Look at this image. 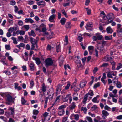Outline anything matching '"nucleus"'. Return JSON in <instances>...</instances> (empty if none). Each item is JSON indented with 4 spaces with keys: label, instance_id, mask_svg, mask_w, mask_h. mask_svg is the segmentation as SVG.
Returning <instances> with one entry per match:
<instances>
[{
    "label": "nucleus",
    "instance_id": "obj_37",
    "mask_svg": "<svg viewBox=\"0 0 122 122\" xmlns=\"http://www.w3.org/2000/svg\"><path fill=\"white\" fill-rule=\"evenodd\" d=\"M11 39L13 41V43L15 44H16L18 43L16 40V38L14 37H12L11 38Z\"/></svg>",
    "mask_w": 122,
    "mask_h": 122
},
{
    "label": "nucleus",
    "instance_id": "obj_9",
    "mask_svg": "<svg viewBox=\"0 0 122 122\" xmlns=\"http://www.w3.org/2000/svg\"><path fill=\"white\" fill-rule=\"evenodd\" d=\"M102 117H103V119H105L106 118L105 117L109 115V113L107 112L105 110H103L102 112Z\"/></svg>",
    "mask_w": 122,
    "mask_h": 122
},
{
    "label": "nucleus",
    "instance_id": "obj_18",
    "mask_svg": "<svg viewBox=\"0 0 122 122\" xmlns=\"http://www.w3.org/2000/svg\"><path fill=\"white\" fill-rule=\"evenodd\" d=\"M29 67H30V70L31 71H33L34 70V65L33 62H32L29 65Z\"/></svg>",
    "mask_w": 122,
    "mask_h": 122
},
{
    "label": "nucleus",
    "instance_id": "obj_35",
    "mask_svg": "<svg viewBox=\"0 0 122 122\" xmlns=\"http://www.w3.org/2000/svg\"><path fill=\"white\" fill-rule=\"evenodd\" d=\"M99 95H97L96 97L94 98L92 100L93 102L94 103L96 102L97 100V97H99Z\"/></svg>",
    "mask_w": 122,
    "mask_h": 122
},
{
    "label": "nucleus",
    "instance_id": "obj_51",
    "mask_svg": "<svg viewBox=\"0 0 122 122\" xmlns=\"http://www.w3.org/2000/svg\"><path fill=\"white\" fill-rule=\"evenodd\" d=\"M9 32H12L14 31V27H11L9 28L8 30Z\"/></svg>",
    "mask_w": 122,
    "mask_h": 122
},
{
    "label": "nucleus",
    "instance_id": "obj_33",
    "mask_svg": "<svg viewBox=\"0 0 122 122\" xmlns=\"http://www.w3.org/2000/svg\"><path fill=\"white\" fill-rule=\"evenodd\" d=\"M86 10L87 11V13L88 15H89L91 14V10L88 8H85Z\"/></svg>",
    "mask_w": 122,
    "mask_h": 122
},
{
    "label": "nucleus",
    "instance_id": "obj_11",
    "mask_svg": "<svg viewBox=\"0 0 122 122\" xmlns=\"http://www.w3.org/2000/svg\"><path fill=\"white\" fill-rule=\"evenodd\" d=\"M107 16L108 20L112 19L113 20L114 18V14L112 13L108 14L107 15Z\"/></svg>",
    "mask_w": 122,
    "mask_h": 122
},
{
    "label": "nucleus",
    "instance_id": "obj_43",
    "mask_svg": "<svg viewBox=\"0 0 122 122\" xmlns=\"http://www.w3.org/2000/svg\"><path fill=\"white\" fill-rule=\"evenodd\" d=\"M70 85V83L69 82H68V84H67V86L65 87V89L66 90L68 89L69 88V86Z\"/></svg>",
    "mask_w": 122,
    "mask_h": 122
},
{
    "label": "nucleus",
    "instance_id": "obj_30",
    "mask_svg": "<svg viewBox=\"0 0 122 122\" xmlns=\"http://www.w3.org/2000/svg\"><path fill=\"white\" fill-rule=\"evenodd\" d=\"M66 107V106L65 105H62L59 106L58 108V110H64V108Z\"/></svg>",
    "mask_w": 122,
    "mask_h": 122
},
{
    "label": "nucleus",
    "instance_id": "obj_58",
    "mask_svg": "<svg viewBox=\"0 0 122 122\" xmlns=\"http://www.w3.org/2000/svg\"><path fill=\"white\" fill-rule=\"evenodd\" d=\"M24 27L27 30H28L29 28V25H25L24 26Z\"/></svg>",
    "mask_w": 122,
    "mask_h": 122
},
{
    "label": "nucleus",
    "instance_id": "obj_31",
    "mask_svg": "<svg viewBox=\"0 0 122 122\" xmlns=\"http://www.w3.org/2000/svg\"><path fill=\"white\" fill-rule=\"evenodd\" d=\"M30 88H32L34 85V82L33 80H31L30 82Z\"/></svg>",
    "mask_w": 122,
    "mask_h": 122
},
{
    "label": "nucleus",
    "instance_id": "obj_32",
    "mask_svg": "<svg viewBox=\"0 0 122 122\" xmlns=\"http://www.w3.org/2000/svg\"><path fill=\"white\" fill-rule=\"evenodd\" d=\"M42 91L44 92H45L46 90V88L45 87L44 84H43L42 86Z\"/></svg>",
    "mask_w": 122,
    "mask_h": 122
},
{
    "label": "nucleus",
    "instance_id": "obj_64",
    "mask_svg": "<svg viewBox=\"0 0 122 122\" xmlns=\"http://www.w3.org/2000/svg\"><path fill=\"white\" fill-rule=\"evenodd\" d=\"M122 28H121L117 29V32L118 33L122 32Z\"/></svg>",
    "mask_w": 122,
    "mask_h": 122
},
{
    "label": "nucleus",
    "instance_id": "obj_26",
    "mask_svg": "<svg viewBox=\"0 0 122 122\" xmlns=\"http://www.w3.org/2000/svg\"><path fill=\"white\" fill-rule=\"evenodd\" d=\"M105 38L106 40H111L112 39V35L108 36H106L105 37Z\"/></svg>",
    "mask_w": 122,
    "mask_h": 122
},
{
    "label": "nucleus",
    "instance_id": "obj_52",
    "mask_svg": "<svg viewBox=\"0 0 122 122\" xmlns=\"http://www.w3.org/2000/svg\"><path fill=\"white\" fill-rule=\"evenodd\" d=\"M108 65V63H105L102 64L101 66V67H105L107 66Z\"/></svg>",
    "mask_w": 122,
    "mask_h": 122
},
{
    "label": "nucleus",
    "instance_id": "obj_16",
    "mask_svg": "<svg viewBox=\"0 0 122 122\" xmlns=\"http://www.w3.org/2000/svg\"><path fill=\"white\" fill-rule=\"evenodd\" d=\"M65 113L64 110H59L58 114L59 115L61 116L63 115Z\"/></svg>",
    "mask_w": 122,
    "mask_h": 122
},
{
    "label": "nucleus",
    "instance_id": "obj_56",
    "mask_svg": "<svg viewBox=\"0 0 122 122\" xmlns=\"http://www.w3.org/2000/svg\"><path fill=\"white\" fill-rule=\"evenodd\" d=\"M107 76L108 78H113V77L112 76L111 73L110 72H108L107 74Z\"/></svg>",
    "mask_w": 122,
    "mask_h": 122
},
{
    "label": "nucleus",
    "instance_id": "obj_40",
    "mask_svg": "<svg viewBox=\"0 0 122 122\" xmlns=\"http://www.w3.org/2000/svg\"><path fill=\"white\" fill-rule=\"evenodd\" d=\"M100 83L99 82H98L97 83H96L94 85V88H96L97 87H99L100 86Z\"/></svg>",
    "mask_w": 122,
    "mask_h": 122
},
{
    "label": "nucleus",
    "instance_id": "obj_63",
    "mask_svg": "<svg viewBox=\"0 0 122 122\" xmlns=\"http://www.w3.org/2000/svg\"><path fill=\"white\" fill-rule=\"evenodd\" d=\"M104 79V78H101V81H102L104 84L105 85L106 84V82L105 81V80H104L105 79Z\"/></svg>",
    "mask_w": 122,
    "mask_h": 122
},
{
    "label": "nucleus",
    "instance_id": "obj_55",
    "mask_svg": "<svg viewBox=\"0 0 122 122\" xmlns=\"http://www.w3.org/2000/svg\"><path fill=\"white\" fill-rule=\"evenodd\" d=\"M25 32L22 30H21L19 32V34L21 35H23L25 34Z\"/></svg>",
    "mask_w": 122,
    "mask_h": 122
},
{
    "label": "nucleus",
    "instance_id": "obj_19",
    "mask_svg": "<svg viewBox=\"0 0 122 122\" xmlns=\"http://www.w3.org/2000/svg\"><path fill=\"white\" fill-rule=\"evenodd\" d=\"M66 19L64 18H62L60 21V22L62 25H64L66 22Z\"/></svg>",
    "mask_w": 122,
    "mask_h": 122
},
{
    "label": "nucleus",
    "instance_id": "obj_59",
    "mask_svg": "<svg viewBox=\"0 0 122 122\" xmlns=\"http://www.w3.org/2000/svg\"><path fill=\"white\" fill-rule=\"evenodd\" d=\"M100 52L102 53H104L105 52V50L103 49V47H102V48L100 49Z\"/></svg>",
    "mask_w": 122,
    "mask_h": 122
},
{
    "label": "nucleus",
    "instance_id": "obj_5",
    "mask_svg": "<svg viewBox=\"0 0 122 122\" xmlns=\"http://www.w3.org/2000/svg\"><path fill=\"white\" fill-rule=\"evenodd\" d=\"M113 56L107 55L106 56L104 59V61L106 60L107 61H111L113 60Z\"/></svg>",
    "mask_w": 122,
    "mask_h": 122
},
{
    "label": "nucleus",
    "instance_id": "obj_49",
    "mask_svg": "<svg viewBox=\"0 0 122 122\" xmlns=\"http://www.w3.org/2000/svg\"><path fill=\"white\" fill-rule=\"evenodd\" d=\"M75 119L77 120H78L79 119V116L78 114L74 115Z\"/></svg>",
    "mask_w": 122,
    "mask_h": 122
},
{
    "label": "nucleus",
    "instance_id": "obj_24",
    "mask_svg": "<svg viewBox=\"0 0 122 122\" xmlns=\"http://www.w3.org/2000/svg\"><path fill=\"white\" fill-rule=\"evenodd\" d=\"M94 48V47L92 46H88V49L89 52L90 53V54H92V52H91V51L93 50Z\"/></svg>",
    "mask_w": 122,
    "mask_h": 122
},
{
    "label": "nucleus",
    "instance_id": "obj_20",
    "mask_svg": "<svg viewBox=\"0 0 122 122\" xmlns=\"http://www.w3.org/2000/svg\"><path fill=\"white\" fill-rule=\"evenodd\" d=\"M71 24L70 22H68L66 23L65 25V26L67 28H70L71 27Z\"/></svg>",
    "mask_w": 122,
    "mask_h": 122
},
{
    "label": "nucleus",
    "instance_id": "obj_17",
    "mask_svg": "<svg viewBox=\"0 0 122 122\" xmlns=\"http://www.w3.org/2000/svg\"><path fill=\"white\" fill-rule=\"evenodd\" d=\"M25 46V44L23 43H21L19 45L15 46L20 50V47H24Z\"/></svg>",
    "mask_w": 122,
    "mask_h": 122
},
{
    "label": "nucleus",
    "instance_id": "obj_14",
    "mask_svg": "<svg viewBox=\"0 0 122 122\" xmlns=\"http://www.w3.org/2000/svg\"><path fill=\"white\" fill-rule=\"evenodd\" d=\"M25 21L26 23L30 22L32 23L34 22V21L31 18H26L25 19Z\"/></svg>",
    "mask_w": 122,
    "mask_h": 122
},
{
    "label": "nucleus",
    "instance_id": "obj_28",
    "mask_svg": "<svg viewBox=\"0 0 122 122\" xmlns=\"http://www.w3.org/2000/svg\"><path fill=\"white\" fill-rule=\"evenodd\" d=\"M56 52H58L60 50V44L56 46Z\"/></svg>",
    "mask_w": 122,
    "mask_h": 122
},
{
    "label": "nucleus",
    "instance_id": "obj_62",
    "mask_svg": "<svg viewBox=\"0 0 122 122\" xmlns=\"http://www.w3.org/2000/svg\"><path fill=\"white\" fill-rule=\"evenodd\" d=\"M83 39V38L81 36H78V39L79 40V41L80 42H81L82 41V40Z\"/></svg>",
    "mask_w": 122,
    "mask_h": 122
},
{
    "label": "nucleus",
    "instance_id": "obj_10",
    "mask_svg": "<svg viewBox=\"0 0 122 122\" xmlns=\"http://www.w3.org/2000/svg\"><path fill=\"white\" fill-rule=\"evenodd\" d=\"M56 17L55 15L53 14V15L50 16L49 19V20L51 22H55V21L54 19H55Z\"/></svg>",
    "mask_w": 122,
    "mask_h": 122
},
{
    "label": "nucleus",
    "instance_id": "obj_29",
    "mask_svg": "<svg viewBox=\"0 0 122 122\" xmlns=\"http://www.w3.org/2000/svg\"><path fill=\"white\" fill-rule=\"evenodd\" d=\"M76 63L77 64V66L78 68L81 66L82 64L80 61H76Z\"/></svg>",
    "mask_w": 122,
    "mask_h": 122
},
{
    "label": "nucleus",
    "instance_id": "obj_6",
    "mask_svg": "<svg viewBox=\"0 0 122 122\" xmlns=\"http://www.w3.org/2000/svg\"><path fill=\"white\" fill-rule=\"evenodd\" d=\"M45 65L46 67H48L49 66H54L53 61H44Z\"/></svg>",
    "mask_w": 122,
    "mask_h": 122
},
{
    "label": "nucleus",
    "instance_id": "obj_50",
    "mask_svg": "<svg viewBox=\"0 0 122 122\" xmlns=\"http://www.w3.org/2000/svg\"><path fill=\"white\" fill-rule=\"evenodd\" d=\"M0 118L3 120L5 122H6L7 119L6 117H4L3 116H1L0 117Z\"/></svg>",
    "mask_w": 122,
    "mask_h": 122
},
{
    "label": "nucleus",
    "instance_id": "obj_34",
    "mask_svg": "<svg viewBox=\"0 0 122 122\" xmlns=\"http://www.w3.org/2000/svg\"><path fill=\"white\" fill-rule=\"evenodd\" d=\"M21 103L22 105L25 104V103L26 102V101L25 100L23 97H22L21 99Z\"/></svg>",
    "mask_w": 122,
    "mask_h": 122
},
{
    "label": "nucleus",
    "instance_id": "obj_42",
    "mask_svg": "<svg viewBox=\"0 0 122 122\" xmlns=\"http://www.w3.org/2000/svg\"><path fill=\"white\" fill-rule=\"evenodd\" d=\"M61 11H62V13L65 15V17L66 18H67L68 16L67 15V14L65 11V10H61Z\"/></svg>",
    "mask_w": 122,
    "mask_h": 122
},
{
    "label": "nucleus",
    "instance_id": "obj_21",
    "mask_svg": "<svg viewBox=\"0 0 122 122\" xmlns=\"http://www.w3.org/2000/svg\"><path fill=\"white\" fill-rule=\"evenodd\" d=\"M76 107V105L74 102H73L72 103L71 105H70L69 107V108L70 109L72 110L74 109Z\"/></svg>",
    "mask_w": 122,
    "mask_h": 122
},
{
    "label": "nucleus",
    "instance_id": "obj_39",
    "mask_svg": "<svg viewBox=\"0 0 122 122\" xmlns=\"http://www.w3.org/2000/svg\"><path fill=\"white\" fill-rule=\"evenodd\" d=\"M122 67V64L121 63H119L118 64L117 66L116 69L118 70Z\"/></svg>",
    "mask_w": 122,
    "mask_h": 122
},
{
    "label": "nucleus",
    "instance_id": "obj_4",
    "mask_svg": "<svg viewBox=\"0 0 122 122\" xmlns=\"http://www.w3.org/2000/svg\"><path fill=\"white\" fill-rule=\"evenodd\" d=\"M8 111L11 110V112H5V114L7 117L9 115H13L14 114V108L12 107H10L8 109Z\"/></svg>",
    "mask_w": 122,
    "mask_h": 122
},
{
    "label": "nucleus",
    "instance_id": "obj_7",
    "mask_svg": "<svg viewBox=\"0 0 122 122\" xmlns=\"http://www.w3.org/2000/svg\"><path fill=\"white\" fill-rule=\"evenodd\" d=\"M37 4L41 7H43L46 5V3L43 1H40L37 3Z\"/></svg>",
    "mask_w": 122,
    "mask_h": 122
},
{
    "label": "nucleus",
    "instance_id": "obj_25",
    "mask_svg": "<svg viewBox=\"0 0 122 122\" xmlns=\"http://www.w3.org/2000/svg\"><path fill=\"white\" fill-rule=\"evenodd\" d=\"M53 96V94H52L51 95V97L48 96L46 97L45 98V101L47 102V100L48 99L50 100H51L52 99Z\"/></svg>",
    "mask_w": 122,
    "mask_h": 122
},
{
    "label": "nucleus",
    "instance_id": "obj_53",
    "mask_svg": "<svg viewBox=\"0 0 122 122\" xmlns=\"http://www.w3.org/2000/svg\"><path fill=\"white\" fill-rule=\"evenodd\" d=\"M104 109L105 110L110 111V109H111V108L109 107L108 106L106 105L105 106Z\"/></svg>",
    "mask_w": 122,
    "mask_h": 122
},
{
    "label": "nucleus",
    "instance_id": "obj_46",
    "mask_svg": "<svg viewBox=\"0 0 122 122\" xmlns=\"http://www.w3.org/2000/svg\"><path fill=\"white\" fill-rule=\"evenodd\" d=\"M0 94L1 96L4 97H6L8 94L6 93H0Z\"/></svg>",
    "mask_w": 122,
    "mask_h": 122
},
{
    "label": "nucleus",
    "instance_id": "obj_60",
    "mask_svg": "<svg viewBox=\"0 0 122 122\" xmlns=\"http://www.w3.org/2000/svg\"><path fill=\"white\" fill-rule=\"evenodd\" d=\"M18 23L19 25L20 26H22L23 24V22L21 20H20L19 21Z\"/></svg>",
    "mask_w": 122,
    "mask_h": 122
},
{
    "label": "nucleus",
    "instance_id": "obj_12",
    "mask_svg": "<svg viewBox=\"0 0 122 122\" xmlns=\"http://www.w3.org/2000/svg\"><path fill=\"white\" fill-rule=\"evenodd\" d=\"M52 44H51V45H50L49 44H48L47 47V50H50L54 48L55 47L56 44H54V46H52Z\"/></svg>",
    "mask_w": 122,
    "mask_h": 122
},
{
    "label": "nucleus",
    "instance_id": "obj_47",
    "mask_svg": "<svg viewBox=\"0 0 122 122\" xmlns=\"http://www.w3.org/2000/svg\"><path fill=\"white\" fill-rule=\"evenodd\" d=\"M5 47L6 49L7 50H10V45H5Z\"/></svg>",
    "mask_w": 122,
    "mask_h": 122
},
{
    "label": "nucleus",
    "instance_id": "obj_15",
    "mask_svg": "<svg viewBox=\"0 0 122 122\" xmlns=\"http://www.w3.org/2000/svg\"><path fill=\"white\" fill-rule=\"evenodd\" d=\"M106 31L108 33H111L113 32L112 29L110 26L107 28Z\"/></svg>",
    "mask_w": 122,
    "mask_h": 122
},
{
    "label": "nucleus",
    "instance_id": "obj_2",
    "mask_svg": "<svg viewBox=\"0 0 122 122\" xmlns=\"http://www.w3.org/2000/svg\"><path fill=\"white\" fill-rule=\"evenodd\" d=\"M30 41L32 44L31 47V50H33L34 49L35 47L36 46L37 48L38 47L37 43L38 42L36 41L35 39L30 37Z\"/></svg>",
    "mask_w": 122,
    "mask_h": 122
},
{
    "label": "nucleus",
    "instance_id": "obj_41",
    "mask_svg": "<svg viewBox=\"0 0 122 122\" xmlns=\"http://www.w3.org/2000/svg\"><path fill=\"white\" fill-rule=\"evenodd\" d=\"M17 41H21V40H22V41L24 40V39L23 37L22 36H19L18 37Z\"/></svg>",
    "mask_w": 122,
    "mask_h": 122
},
{
    "label": "nucleus",
    "instance_id": "obj_23",
    "mask_svg": "<svg viewBox=\"0 0 122 122\" xmlns=\"http://www.w3.org/2000/svg\"><path fill=\"white\" fill-rule=\"evenodd\" d=\"M62 86V85L61 84H58L57 86V88L56 89V91H58L59 90L61 91L62 89L61 87Z\"/></svg>",
    "mask_w": 122,
    "mask_h": 122
},
{
    "label": "nucleus",
    "instance_id": "obj_1",
    "mask_svg": "<svg viewBox=\"0 0 122 122\" xmlns=\"http://www.w3.org/2000/svg\"><path fill=\"white\" fill-rule=\"evenodd\" d=\"M6 102V103L7 105H11L12 103H14L15 98H13L12 96L8 94L7 95Z\"/></svg>",
    "mask_w": 122,
    "mask_h": 122
},
{
    "label": "nucleus",
    "instance_id": "obj_36",
    "mask_svg": "<svg viewBox=\"0 0 122 122\" xmlns=\"http://www.w3.org/2000/svg\"><path fill=\"white\" fill-rule=\"evenodd\" d=\"M38 111L36 110H34L33 111V113L34 115H37L38 113Z\"/></svg>",
    "mask_w": 122,
    "mask_h": 122
},
{
    "label": "nucleus",
    "instance_id": "obj_44",
    "mask_svg": "<svg viewBox=\"0 0 122 122\" xmlns=\"http://www.w3.org/2000/svg\"><path fill=\"white\" fill-rule=\"evenodd\" d=\"M4 73H5L6 75H10L11 74L10 71H4Z\"/></svg>",
    "mask_w": 122,
    "mask_h": 122
},
{
    "label": "nucleus",
    "instance_id": "obj_3",
    "mask_svg": "<svg viewBox=\"0 0 122 122\" xmlns=\"http://www.w3.org/2000/svg\"><path fill=\"white\" fill-rule=\"evenodd\" d=\"M93 95V91L91 90H90L89 92L84 95V97L83 101V103L84 104L86 103L89 95H90L91 96H92Z\"/></svg>",
    "mask_w": 122,
    "mask_h": 122
},
{
    "label": "nucleus",
    "instance_id": "obj_57",
    "mask_svg": "<svg viewBox=\"0 0 122 122\" xmlns=\"http://www.w3.org/2000/svg\"><path fill=\"white\" fill-rule=\"evenodd\" d=\"M45 61H54V60H53L51 58H48L46 59Z\"/></svg>",
    "mask_w": 122,
    "mask_h": 122
},
{
    "label": "nucleus",
    "instance_id": "obj_54",
    "mask_svg": "<svg viewBox=\"0 0 122 122\" xmlns=\"http://www.w3.org/2000/svg\"><path fill=\"white\" fill-rule=\"evenodd\" d=\"M56 112V109L54 108L53 109L51 112H50L52 114V115H54Z\"/></svg>",
    "mask_w": 122,
    "mask_h": 122
},
{
    "label": "nucleus",
    "instance_id": "obj_13",
    "mask_svg": "<svg viewBox=\"0 0 122 122\" xmlns=\"http://www.w3.org/2000/svg\"><path fill=\"white\" fill-rule=\"evenodd\" d=\"M86 83L87 82H81L79 84L80 87L81 88H83L85 86Z\"/></svg>",
    "mask_w": 122,
    "mask_h": 122
},
{
    "label": "nucleus",
    "instance_id": "obj_45",
    "mask_svg": "<svg viewBox=\"0 0 122 122\" xmlns=\"http://www.w3.org/2000/svg\"><path fill=\"white\" fill-rule=\"evenodd\" d=\"M98 69L97 67H95L94 68V70L93 71L94 74H95L96 72L98 71Z\"/></svg>",
    "mask_w": 122,
    "mask_h": 122
},
{
    "label": "nucleus",
    "instance_id": "obj_8",
    "mask_svg": "<svg viewBox=\"0 0 122 122\" xmlns=\"http://www.w3.org/2000/svg\"><path fill=\"white\" fill-rule=\"evenodd\" d=\"M43 36L46 37L47 39H49L52 38V35H51L48 32H45L43 34Z\"/></svg>",
    "mask_w": 122,
    "mask_h": 122
},
{
    "label": "nucleus",
    "instance_id": "obj_38",
    "mask_svg": "<svg viewBox=\"0 0 122 122\" xmlns=\"http://www.w3.org/2000/svg\"><path fill=\"white\" fill-rule=\"evenodd\" d=\"M86 119L89 122H93L92 120L90 117L87 116L86 117Z\"/></svg>",
    "mask_w": 122,
    "mask_h": 122
},
{
    "label": "nucleus",
    "instance_id": "obj_61",
    "mask_svg": "<svg viewBox=\"0 0 122 122\" xmlns=\"http://www.w3.org/2000/svg\"><path fill=\"white\" fill-rule=\"evenodd\" d=\"M103 37V36L102 35H99L97 36V39L99 40H101Z\"/></svg>",
    "mask_w": 122,
    "mask_h": 122
},
{
    "label": "nucleus",
    "instance_id": "obj_22",
    "mask_svg": "<svg viewBox=\"0 0 122 122\" xmlns=\"http://www.w3.org/2000/svg\"><path fill=\"white\" fill-rule=\"evenodd\" d=\"M28 34L29 36H32L33 37H35L36 35L35 34L33 30H31L30 33L28 32Z\"/></svg>",
    "mask_w": 122,
    "mask_h": 122
},
{
    "label": "nucleus",
    "instance_id": "obj_48",
    "mask_svg": "<svg viewBox=\"0 0 122 122\" xmlns=\"http://www.w3.org/2000/svg\"><path fill=\"white\" fill-rule=\"evenodd\" d=\"M97 107V106L95 105H94L91 108V109L93 111L96 109Z\"/></svg>",
    "mask_w": 122,
    "mask_h": 122
},
{
    "label": "nucleus",
    "instance_id": "obj_27",
    "mask_svg": "<svg viewBox=\"0 0 122 122\" xmlns=\"http://www.w3.org/2000/svg\"><path fill=\"white\" fill-rule=\"evenodd\" d=\"M117 83H116L117 87L118 88H120L122 87V85L121 82L118 81V80H117Z\"/></svg>",
    "mask_w": 122,
    "mask_h": 122
}]
</instances>
